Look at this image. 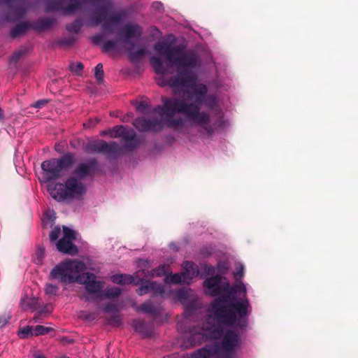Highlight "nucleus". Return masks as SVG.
<instances>
[{
  "instance_id": "nucleus-1",
  "label": "nucleus",
  "mask_w": 358,
  "mask_h": 358,
  "mask_svg": "<svg viewBox=\"0 0 358 358\" xmlns=\"http://www.w3.org/2000/svg\"><path fill=\"white\" fill-rule=\"evenodd\" d=\"M155 51L165 57L168 61L164 64L159 58L152 57L151 64L157 75L158 84L169 85L181 99L162 98L163 106H159L153 111L158 115L159 120L139 117L135 120L134 125L139 131H157L164 125L177 127L183 124L178 117L183 114L194 124L199 127L200 131L210 136L215 131L223 130L229 125L228 120L222 117L214 120L204 112H201L203 106L213 108L217 105L215 96L208 93L206 85L201 83L194 69L201 64V60L194 52H185L182 49L173 47L167 41L156 43Z\"/></svg>"
},
{
  "instance_id": "nucleus-2",
  "label": "nucleus",
  "mask_w": 358,
  "mask_h": 358,
  "mask_svg": "<svg viewBox=\"0 0 358 358\" xmlns=\"http://www.w3.org/2000/svg\"><path fill=\"white\" fill-rule=\"evenodd\" d=\"M234 276L236 282L230 287L225 278L215 276L206 279L203 287L206 294L222 296L211 304L206 319V327H196L189 332L192 345L207 339L220 340L215 346L201 348L184 358H232L239 345V329L248 324V317L251 310L247 298L246 285L238 278L243 276L244 267L241 263L236 266Z\"/></svg>"
},
{
  "instance_id": "nucleus-3",
  "label": "nucleus",
  "mask_w": 358,
  "mask_h": 358,
  "mask_svg": "<svg viewBox=\"0 0 358 358\" xmlns=\"http://www.w3.org/2000/svg\"><path fill=\"white\" fill-rule=\"evenodd\" d=\"M182 267L183 272L174 274H167L169 267L164 264L159 266L158 268L153 270L150 273L145 271V274L141 276L143 281L149 276L159 277L166 275L164 285H160L155 282H148L145 285L141 286L137 289V293L141 296L148 293H152L153 295L162 297L173 296L174 299L180 301L187 309H194L196 300L194 292L189 288H184L173 292L172 285L178 283L189 284L192 279L199 275V271L197 266L190 262H185Z\"/></svg>"
},
{
  "instance_id": "nucleus-4",
  "label": "nucleus",
  "mask_w": 358,
  "mask_h": 358,
  "mask_svg": "<svg viewBox=\"0 0 358 358\" xmlns=\"http://www.w3.org/2000/svg\"><path fill=\"white\" fill-rule=\"evenodd\" d=\"M94 164V161L81 164L74 171L73 176L66 180L65 184L50 183L47 188L50 196L58 201L79 199L86 191L81 180L91 173Z\"/></svg>"
},
{
  "instance_id": "nucleus-5",
  "label": "nucleus",
  "mask_w": 358,
  "mask_h": 358,
  "mask_svg": "<svg viewBox=\"0 0 358 358\" xmlns=\"http://www.w3.org/2000/svg\"><path fill=\"white\" fill-rule=\"evenodd\" d=\"M85 264L79 259H66L58 263L50 271L49 278L64 285L84 282L83 272Z\"/></svg>"
},
{
  "instance_id": "nucleus-6",
  "label": "nucleus",
  "mask_w": 358,
  "mask_h": 358,
  "mask_svg": "<svg viewBox=\"0 0 358 358\" xmlns=\"http://www.w3.org/2000/svg\"><path fill=\"white\" fill-rule=\"evenodd\" d=\"M76 238V233L66 227H63L62 230L59 227H55L50 234V239L52 242L56 241L57 250L65 254L75 255L78 252V248L73 243Z\"/></svg>"
},
{
  "instance_id": "nucleus-7",
  "label": "nucleus",
  "mask_w": 358,
  "mask_h": 358,
  "mask_svg": "<svg viewBox=\"0 0 358 358\" xmlns=\"http://www.w3.org/2000/svg\"><path fill=\"white\" fill-rule=\"evenodd\" d=\"M73 163V157L65 155L60 159H52L41 164L42 176L41 181L48 182L61 177L63 172Z\"/></svg>"
},
{
  "instance_id": "nucleus-8",
  "label": "nucleus",
  "mask_w": 358,
  "mask_h": 358,
  "mask_svg": "<svg viewBox=\"0 0 358 358\" xmlns=\"http://www.w3.org/2000/svg\"><path fill=\"white\" fill-rule=\"evenodd\" d=\"M66 0H45L48 11L62 10L64 14L69 15L80 10L83 6H99L106 0H70L69 4L64 6Z\"/></svg>"
},
{
  "instance_id": "nucleus-9",
  "label": "nucleus",
  "mask_w": 358,
  "mask_h": 358,
  "mask_svg": "<svg viewBox=\"0 0 358 358\" xmlns=\"http://www.w3.org/2000/svg\"><path fill=\"white\" fill-rule=\"evenodd\" d=\"M108 133H110V137L111 138L122 137L127 142L126 146L128 148H132L137 144L136 133L132 129L124 126H115L112 129H109Z\"/></svg>"
},
{
  "instance_id": "nucleus-10",
  "label": "nucleus",
  "mask_w": 358,
  "mask_h": 358,
  "mask_svg": "<svg viewBox=\"0 0 358 358\" xmlns=\"http://www.w3.org/2000/svg\"><path fill=\"white\" fill-rule=\"evenodd\" d=\"M145 274V270L138 271L134 275L127 274H117L111 276V280L114 283L120 285L134 284L138 285L143 282L141 276Z\"/></svg>"
},
{
  "instance_id": "nucleus-11",
  "label": "nucleus",
  "mask_w": 358,
  "mask_h": 358,
  "mask_svg": "<svg viewBox=\"0 0 358 358\" xmlns=\"http://www.w3.org/2000/svg\"><path fill=\"white\" fill-rule=\"evenodd\" d=\"M84 282H79L80 284L85 285V289L89 294H99L103 287L101 281L96 280V276L91 273H83Z\"/></svg>"
},
{
  "instance_id": "nucleus-12",
  "label": "nucleus",
  "mask_w": 358,
  "mask_h": 358,
  "mask_svg": "<svg viewBox=\"0 0 358 358\" xmlns=\"http://www.w3.org/2000/svg\"><path fill=\"white\" fill-rule=\"evenodd\" d=\"M141 29L138 25L128 24L123 29V36L128 44L131 43V40L137 41L141 36Z\"/></svg>"
},
{
  "instance_id": "nucleus-13",
  "label": "nucleus",
  "mask_w": 358,
  "mask_h": 358,
  "mask_svg": "<svg viewBox=\"0 0 358 358\" xmlns=\"http://www.w3.org/2000/svg\"><path fill=\"white\" fill-rule=\"evenodd\" d=\"M115 143L108 144L106 142L98 140L93 141L90 143L88 149L90 151L95 152H110L111 147Z\"/></svg>"
},
{
  "instance_id": "nucleus-14",
  "label": "nucleus",
  "mask_w": 358,
  "mask_h": 358,
  "mask_svg": "<svg viewBox=\"0 0 358 358\" xmlns=\"http://www.w3.org/2000/svg\"><path fill=\"white\" fill-rule=\"evenodd\" d=\"M37 303V299L34 297L24 296L20 300V306L23 310H34Z\"/></svg>"
},
{
  "instance_id": "nucleus-15",
  "label": "nucleus",
  "mask_w": 358,
  "mask_h": 358,
  "mask_svg": "<svg viewBox=\"0 0 358 358\" xmlns=\"http://www.w3.org/2000/svg\"><path fill=\"white\" fill-rule=\"evenodd\" d=\"M52 330L53 329L49 327L36 325L33 327V335L36 336L45 335Z\"/></svg>"
},
{
  "instance_id": "nucleus-16",
  "label": "nucleus",
  "mask_w": 358,
  "mask_h": 358,
  "mask_svg": "<svg viewBox=\"0 0 358 358\" xmlns=\"http://www.w3.org/2000/svg\"><path fill=\"white\" fill-rule=\"evenodd\" d=\"M137 310L138 312L144 313H155L156 308L152 305V302L150 301H148L143 304H142L141 306L137 308Z\"/></svg>"
},
{
  "instance_id": "nucleus-17",
  "label": "nucleus",
  "mask_w": 358,
  "mask_h": 358,
  "mask_svg": "<svg viewBox=\"0 0 358 358\" xmlns=\"http://www.w3.org/2000/svg\"><path fill=\"white\" fill-rule=\"evenodd\" d=\"M59 291V287L52 283H47L45 287V292L49 296H55Z\"/></svg>"
},
{
  "instance_id": "nucleus-18",
  "label": "nucleus",
  "mask_w": 358,
  "mask_h": 358,
  "mask_svg": "<svg viewBox=\"0 0 358 358\" xmlns=\"http://www.w3.org/2000/svg\"><path fill=\"white\" fill-rule=\"evenodd\" d=\"M120 293L121 289L120 288L113 287L108 288L103 295L107 298H115L119 296Z\"/></svg>"
},
{
  "instance_id": "nucleus-19",
  "label": "nucleus",
  "mask_w": 358,
  "mask_h": 358,
  "mask_svg": "<svg viewBox=\"0 0 358 358\" xmlns=\"http://www.w3.org/2000/svg\"><path fill=\"white\" fill-rule=\"evenodd\" d=\"M18 336L21 338H27L29 336H34L33 335V327L27 326V327L22 328L21 330H20L18 331Z\"/></svg>"
},
{
  "instance_id": "nucleus-20",
  "label": "nucleus",
  "mask_w": 358,
  "mask_h": 358,
  "mask_svg": "<svg viewBox=\"0 0 358 358\" xmlns=\"http://www.w3.org/2000/svg\"><path fill=\"white\" fill-rule=\"evenodd\" d=\"M133 326L136 331L141 333L143 334H145V330L146 329V325L143 321L135 320L133 322Z\"/></svg>"
},
{
  "instance_id": "nucleus-21",
  "label": "nucleus",
  "mask_w": 358,
  "mask_h": 358,
  "mask_svg": "<svg viewBox=\"0 0 358 358\" xmlns=\"http://www.w3.org/2000/svg\"><path fill=\"white\" fill-rule=\"evenodd\" d=\"M28 28V24L22 23L17 25L15 28L12 30L11 34L13 37H16L20 34L24 32Z\"/></svg>"
},
{
  "instance_id": "nucleus-22",
  "label": "nucleus",
  "mask_w": 358,
  "mask_h": 358,
  "mask_svg": "<svg viewBox=\"0 0 358 358\" xmlns=\"http://www.w3.org/2000/svg\"><path fill=\"white\" fill-rule=\"evenodd\" d=\"M81 22L78 20L67 25L66 29L70 32L78 33L81 28Z\"/></svg>"
},
{
  "instance_id": "nucleus-23",
  "label": "nucleus",
  "mask_w": 358,
  "mask_h": 358,
  "mask_svg": "<svg viewBox=\"0 0 358 358\" xmlns=\"http://www.w3.org/2000/svg\"><path fill=\"white\" fill-rule=\"evenodd\" d=\"M105 9H101L96 13V19L93 20L91 22L92 25H96L101 23L103 20V17H105L106 15Z\"/></svg>"
},
{
  "instance_id": "nucleus-24",
  "label": "nucleus",
  "mask_w": 358,
  "mask_h": 358,
  "mask_svg": "<svg viewBox=\"0 0 358 358\" xmlns=\"http://www.w3.org/2000/svg\"><path fill=\"white\" fill-rule=\"evenodd\" d=\"M95 77L99 82L103 80V69L101 64H98L95 67Z\"/></svg>"
},
{
  "instance_id": "nucleus-25",
  "label": "nucleus",
  "mask_w": 358,
  "mask_h": 358,
  "mask_svg": "<svg viewBox=\"0 0 358 358\" xmlns=\"http://www.w3.org/2000/svg\"><path fill=\"white\" fill-rule=\"evenodd\" d=\"M69 67L71 72L76 74H80L83 68V66L82 63L77 62L71 64Z\"/></svg>"
},
{
  "instance_id": "nucleus-26",
  "label": "nucleus",
  "mask_w": 358,
  "mask_h": 358,
  "mask_svg": "<svg viewBox=\"0 0 358 358\" xmlns=\"http://www.w3.org/2000/svg\"><path fill=\"white\" fill-rule=\"evenodd\" d=\"M117 47V41H106L103 44V48L106 51H110L115 49Z\"/></svg>"
},
{
  "instance_id": "nucleus-27",
  "label": "nucleus",
  "mask_w": 358,
  "mask_h": 358,
  "mask_svg": "<svg viewBox=\"0 0 358 358\" xmlns=\"http://www.w3.org/2000/svg\"><path fill=\"white\" fill-rule=\"evenodd\" d=\"M45 218L50 222H53L55 219V213L53 210H47L44 214Z\"/></svg>"
},
{
  "instance_id": "nucleus-28",
  "label": "nucleus",
  "mask_w": 358,
  "mask_h": 358,
  "mask_svg": "<svg viewBox=\"0 0 358 358\" xmlns=\"http://www.w3.org/2000/svg\"><path fill=\"white\" fill-rule=\"evenodd\" d=\"M148 108V103L145 101H141L138 103L137 106V110L138 111L145 113L147 111Z\"/></svg>"
},
{
  "instance_id": "nucleus-29",
  "label": "nucleus",
  "mask_w": 358,
  "mask_h": 358,
  "mask_svg": "<svg viewBox=\"0 0 358 358\" xmlns=\"http://www.w3.org/2000/svg\"><path fill=\"white\" fill-rule=\"evenodd\" d=\"M43 24H41L38 28L41 29H46L47 27H50L52 24V21L49 19L43 20L41 21Z\"/></svg>"
},
{
  "instance_id": "nucleus-30",
  "label": "nucleus",
  "mask_w": 358,
  "mask_h": 358,
  "mask_svg": "<svg viewBox=\"0 0 358 358\" xmlns=\"http://www.w3.org/2000/svg\"><path fill=\"white\" fill-rule=\"evenodd\" d=\"M22 0H0V5H9L13 3L19 4Z\"/></svg>"
},
{
  "instance_id": "nucleus-31",
  "label": "nucleus",
  "mask_w": 358,
  "mask_h": 358,
  "mask_svg": "<svg viewBox=\"0 0 358 358\" xmlns=\"http://www.w3.org/2000/svg\"><path fill=\"white\" fill-rule=\"evenodd\" d=\"M47 103V101L46 100H39L38 101H36L34 105L33 106L34 108H41L43 107L45 103Z\"/></svg>"
},
{
  "instance_id": "nucleus-32",
  "label": "nucleus",
  "mask_w": 358,
  "mask_h": 358,
  "mask_svg": "<svg viewBox=\"0 0 358 358\" xmlns=\"http://www.w3.org/2000/svg\"><path fill=\"white\" fill-rule=\"evenodd\" d=\"M22 55L23 52L21 50L17 51L13 54L11 59L14 61H16L20 59Z\"/></svg>"
},
{
  "instance_id": "nucleus-33",
  "label": "nucleus",
  "mask_w": 358,
  "mask_h": 358,
  "mask_svg": "<svg viewBox=\"0 0 358 358\" xmlns=\"http://www.w3.org/2000/svg\"><path fill=\"white\" fill-rule=\"evenodd\" d=\"M99 122V120L97 118H95L94 121L90 120L87 124H84V126L87 127H93Z\"/></svg>"
},
{
  "instance_id": "nucleus-34",
  "label": "nucleus",
  "mask_w": 358,
  "mask_h": 358,
  "mask_svg": "<svg viewBox=\"0 0 358 358\" xmlns=\"http://www.w3.org/2000/svg\"><path fill=\"white\" fill-rule=\"evenodd\" d=\"M218 270L221 272H223L224 270L228 269V266L225 263H222L218 265Z\"/></svg>"
},
{
  "instance_id": "nucleus-35",
  "label": "nucleus",
  "mask_w": 358,
  "mask_h": 358,
  "mask_svg": "<svg viewBox=\"0 0 358 358\" xmlns=\"http://www.w3.org/2000/svg\"><path fill=\"white\" fill-rule=\"evenodd\" d=\"M33 356L34 358H46V357L40 352H36Z\"/></svg>"
},
{
  "instance_id": "nucleus-36",
  "label": "nucleus",
  "mask_w": 358,
  "mask_h": 358,
  "mask_svg": "<svg viewBox=\"0 0 358 358\" xmlns=\"http://www.w3.org/2000/svg\"><path fill=\"white\" fill-rule=\"evenodd\" d=\"M38 253L40 255V259H39V262H40L41 260V259L43 258V255H44V249L43 248H39L38 251Z\"/></svg>"
},
{
  "instance_id": "nucleus-37",
  "label": "nucleus",
  "mask_w": 358,
  "mask_h": 358,
  "mask_svg": "<svg viewBox=\"0 0 358 358\" xmlns=\"http://www.w3.org/2000/svg\"><path fill=\"white\" fill-rule=\"evenodd\" d=\"M41 313H39L37 314V315H36L33 320H34L35 322H40V315H41Z\"/></svg>"
},
{
  "instance_id": "nucleus-38",
  "label": "nucleus",
  "mask_w": 358,
  "mask_h": 358,
  "mask_svg": "<svg viewBox=\"0 0 358 358\" xmlns=\"http://www.w3.org/2000/svg\"><path fill=\"white\" fill-rule=\"evenodd\" d=\"M206 270H208V273H212L214 271V268L209 266V267H205Z\"/></svg>"
},
{
  "instance_id": "nucleus-39",
  "label": "nucleus",
  "mask_w": 358,
  "mask_h": 358,
  "mask_svg": "<svg viewBox=\"0 0 358 358\" xmlns=\"http://www.w3.org/2000/svg\"><path fill=\"white\" fill-rule=\"evenodd\" d=\"M6 323V321L0 318V327H3Z\"/></svg>"
},
{
  "instance_id": "nucleus-40",
  "label": "nucleus",
  "mask_w": 358,
  "mask_h": 358,
  "mask_svg": "<svg viewBox=\"0 0 358 358\" xmlns=\"http://www.w3.org/2000/svg\"><path fill=\"white\" fill-rule=\"evenodd\" d=\"M101 135H103V136L108 135L110 136V133H108V130H105L101 132Z\"/></svg>"
},
{
  "instance_id": "nucleus-41",
  "label": "nucleus",
  "mask_w": 358,
  "mask_h": 358,
  "mask_svg": "<svg viewBox=\"0 0 358 358\" xmlns=\"http://www.w3.org/2000/svg\"><path fill=\"white\" fill-rule=\"evenodd\" d=\"M3 119V110H1V108H0V121L2 120Z\"/></svg>"
},
{
  "instance_id": "nucleus-42",
  "label": "nucleus",
  "mask_w": 358,
  "mask_h": 358,
  "mask_svg": "<svg viewBox=\"0 0 358 358\" xmlns=\"http://www.w3.org/2000/svg\"><path fill=\"white\" fill-rule=\"evenodd\" d=\"M145 54V50H141L138 52V55H143Z\"/></svg>"
},
{
  "instance_id": "nucleus-43",
  "label": "nucleus",
  "mask_w": 358,
  "mask_h": 358,
  "mask_svg": "<svg viewBox=\"0 0 358 358\" xmlns=\"http://www.w3.org/2000/svg\"><path fill=\"white\" fill-rule=\"evenodd\" d=\"M22 15V12H20V13L17 14V17H20Z\"/></svg>"
},
{
  "instance_id": "nucleus-44",
  "label": "nucleus",
  "mask_w": 358,
  "mask_h": 358,
  "mask_svg": "<svg viewBox=\"0 0 358 358\" xmlns=\"http://www.w3.org/2000/svg\"><path fill=\"white\" fill-rule=\"evenodd\" d=\"M128 49H129V50L131 51L132 49H133V47L132 48H129ZM131 54H132V52H131Z\"/></svg>"
},
{
  "instance_id": "nucleus-45",
  "label": "nucleus",
  "mask_w": 358,
  "mask_h": 358,
  "mask_svg": "<svg viewBox=\"0 0 358 358\" xmlns=\"http://www.w3.org/2000/svg\"><path fill=\"white\" fill-rule=\"evenodd\" d=\"M155 4H156V5L161 6V4H160L159 3H156Z\"/></svg>"
},
{
  "instance_id": "nucleus-46",
  "label": "nucleus",
  "mask_w": 358,
  "mask_h": 358,
  "mask_svg": "<svg viewBox=\"0 0 358 358\" xmlns=\"http://www.w3.org/2000/svg\"><path fill=\"white\" fill-rule=\"evenodd\" d=\"M61 358H69V357L64 356V357H62Z\"/></svg>"
},
{
  "instance_id": "nucleus-47",
  "label": "nucleus",
  "mask_w": 358,
  "mask_h": 358,
  "mask_svg": "<svg viewBox=\"0 0 358 358\" xmlns=\"http://www.w3.org/2000/svg\"><path fill=\"white\" fill-rule=\"evenodd\" d=\"M164 358H166V357H164Z\"/></svg>"
}]
</instances>
